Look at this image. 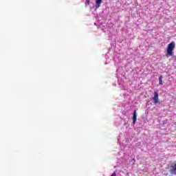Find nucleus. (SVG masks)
Here are the masks:
<instances>
[{
  "label": "nucleus",
  "instance_id": "1",
  "mask_svg": "<svg viewBox=\"0 0 176 176\" xmlns=\"http://www.w3.org/2000/svg\"><path fill=\"white\" fill-rule=\"evenodd\" d=\"M174 49H175V42L172 41L166 48V57L174 56Z\"/></svg>",
  "mask_w": 176,
  "mask_h": 176
},
{
  "label": "nucleus",
  "instance_id": "2",
  "mask_svg": "<svg viewBox=\"0 0 176 176\" xmlns=\"http://www.w3.org/2000/svg\"><path fill=\"white\" fill-rule=\"evenodd\" d=\"M170 173L176 175V161L173 162L170 165Z\"/></svg>",
  "mask_w": 176,
  "mask_h": 176
},
{
  "label": "nucleus",
  "instance_id": "3",
  "mask_svg": "<svg viewBox=\"0 0 176 176\" xmlns=\"http://www.w3.org/2000/svg\"><path fill=\"white\" fill-rule=\"evenodd\" d=\"M153 100L154 101V104H158L159 102V93L155 91L154 96L153 97Z\"/></svg>",
  "mask_w": 176,
  "mask_h": 176
},
{
  "label": "nucleus",
  "instance_id": "4",
  "mask_svg": "<svg viewBox=\"0 0 176 176\" xmlns=\"http://www.w3.org/2000/svg\"><path fill=\"white\" fill-rule=\"evenodd\" d=\"M101 3H102V0H96V3H95L96 9H98V8L101 6Z\"/></svg>",
  "mask_w": 176,
  "mask_h": 176
},
{
  "label": "nucleus",
  "instance_id": "5",
  "mask_svg": "<svg viewBox=\"0 0 176 176\" xmlns=\"http://www.w3.org/2000/svg\"><path fill=\"white\" fill-rule=\"evenodd\" d=\"M133 124H135V122H137V111H134L133 112Z\"/></svg>",
  "mask_w": 176,
  "mask_h": 176
},
{
  "label": "nucleus",
  "instance_id": "6",
  "mask_svg": "<svg viewBox=\"0 0 176 176\" xmlns=\"http://www.w3.org/2000/svg\"><path fill=\"white\" fill-rule=\"evenodd\" d=\"M163 76H160L159 77V85H163Z\"/></svg>",
  "mask_w": 176,
  "mask_h": 176
},
{
  "label": "nucleus",
  "instance_id": "7",
  "mask_svg": "<svg viewBox=\"0 0 176 176\" xmlns=\"http://www.w3.org/2000/svg\"><path fill=\"white\" fill-rule=\"evenodd\" d=\"M89 5H90V0H86L85 6H88Z\"/></svg>",
  "mask_w": 176,
  "mask_h": 176
}]
</instances>
